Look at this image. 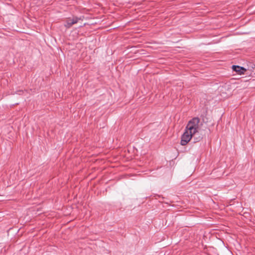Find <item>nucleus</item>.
I'll use <instances>...</instances> for the list:
<instances>
[{
  "mask_svg": "<svg viewBox=\"0 0 255 255\" xmlns=\"http://www.w3.org/2000/svg\"><path fill=\"white\" fill-rule=\"evenodd\" d=\"M199 118L196 117L190 120L187 125L185 131L182 135L180 144L182 145H186L192 138L193 134L197 131L199 128Z\"/></svg>",
  "mask_w": 255,
  "mask_h": 255,
  "instance_id": "f257e3e1",
  "label": "nucleus"
},
{
  "mask_svg": "<svg viewBox=\"0 0 255 255\" xmlns=\"http://www.w3.org/2000/svg\"><path fill=\"white\" fill-rule=\"evenodd\" d=\"M80 19V18L78 17H74L73 19L68 18L65 22L64 24V26L67 28H70L72 25L77 23L78 21Z\"/></svg>",
  "mask_w": 255,
  "mask_h": 255,
  "instance_id": "f03ea898",
  "label": "nucleus"
},
{
  "mask_svg": "<svg viewBox=\"0 0 255 255\" xmlns=\"http://www.w3.org/2000/svg\"><path fill=\"white\" fill-rule=\"evenodd\" d=\"M232 69L237 74L239 75L244 74L247 71V69L245 68L238 65H233Z\"/></svg>",
  "mask_w": 255,
  "mask_h": 255,
  "instance_id": "7ed1b4c3",
  "label": "nucleus"
},
{
  "mask_svg": "<svg viewBox=\"0 0 255 255\" xmlns=\"http://www.w3.org/2000/svg\"><path fill=\"white\" fill-rule=\"evenodd\" d=\"M193 139V142L196 143L200 141L203 138V137L199 135L198 131H196V133L193 134L192 138Z\"/></svg>",
  "mask_w": 255,
  "mask_h": 255,
  "instance_id": "20e7f679",
  "label": "nucleus"
}]
</instances>
